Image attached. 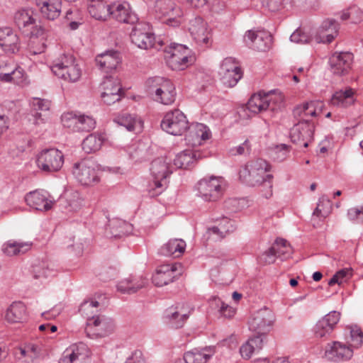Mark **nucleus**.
I'll return each instance as SVG.
<instances>
[{
	"instance_id": "obj_14",
	"label": "nucleus",
	"mask_w": 363,
	"mask_h": 363,
	"mask_svg": "<svg viewBox=\"0 0 363 363\" xmlns=\"http://www.w3.org/2000/svg\"><path fill=\"white\" fill-rule=\"evenodd\" d=\"M218 74L222 83L228 87L235 86L242 76L240 67L233 57L222 61Z\"/></svg>"
},
{
	"instance_id": "obj_26",
	"label": "nucleus",
	"mask_w": 363,
	"mask_h": 363,
	"mask_svg": "<svg viewBox=\"0 0 363 363\" xmlns=\"http://www.w3.org/2000/svg\"><path fill=\"white\" fill-rule=\"evenodd\" d=\"M0 46L9 54L20 50L21 43L18 35L9 27L0 28Z\"/></svg>"
},
{
	"instance_id": "obj_28",
	"label": "nucleus",
	"mask_w": 363,
	"mask_h": 363,
	"mask_svg": "<svg viewBox=\"0 0 363 363\" xmlns=\"http://www.w3.org/2000/svg\"><path fill=\"white\" fill-rule=\"evenodd\" d=\"M339 24L334 19H326L323 21L315 35L317 43H330L337 37Z\"/></svg>"
},
{
	"instance_id": "obj_25",
	"label": "nucleus",
	"mask_w": 363,
	"mask_h": 363,
	"mask_svg": "<svg viewBox=\"0 0 363 363\" xmlns=\"http://www.w3.org/2000/svg\"><path fill=\"white\" fill-rule=\"evenodd\" d=\"M189 316V311L183 306H171L164 312V319L172 328L178 329L184 326Z\"/></svg>"
},
{
	"instance_id": "obj_63",
	"label": "nucleus",
	"mask_w": 363,
	"mask_h": 363,
	"mask_svg": "<svg viewBox=\"0 0 363 363\" xmlns=\"http://www.w3.org/2000/svg\"><path fill=\"white\" fill-rule=\"evenodd\" d=\"M218 302L221 304L219 312L223 316L230 318L235 315V311L233 307L223 303L220 299H218Z\"/></svg>"
},
{
	"instance_id": "obj_9",
	"label": "nucleus",
	"mask_w": 363,
	"mask_h": 363,
	"mask_svg": "<svg viewBox=\"0 0 363 363\" xmlns=\"http://www.w3.org/2000/svg\"><path fill=\"white\" fill-rule=\"evenodd\" d=\"M223 179L211 176L201 179L196 185L198 195L205 201H216L223 194Z\"/></svg>"
},
{
	"instance_id": "obj_30",
	"label": "nucleus",
	"mask_w": 363,
	"mask_h": 363,
	"mask_svg": "<svg viewBox=\"0 0 363 363\" xmlns=\"http://www.w3.org/2000/svg\"><path fill=\"white\" fill-rule=\"evenodd\" d=\"M26 203L37 211H48L52 205L53 201L48 199L45 192L33 191L27 194L25 196Z\"/></svg>"
},
{
	"instance_id": "obj_15",
	"label": "nucleus",
	"mask_w": 363,
	"mask_h": 363,
	"mask_svg": "<svg viewBox=\"0 0 363 363\" xmlns=\"http://www.w3.org/2000/svg\"><path fill=\"white\" fill-rule=\"evenodd\" d=\"M314 125L309 119L298 121L290 131V138L293 143L300 147H307L313 140Z\"/></svg>"
},
{
	"instance_id": "obj_58",
	"label": "nucleus",
	"mask_w": 363,
	"mask_h": 363,
	"mask_svg": "<svg viewBox=\"0 0 363 363\" xmlns=\"http://www.w3.org/2000/svg\"><path fill=\"white\" fill-rule=\"evenodd\" d=\"M12 79L14 84L23 85L26 84V75L24 70L18 67L11 71Z\"/></svg>"
},
{
	"instance_id": "obj_42",
	"label": "nucleus",
	"mask_w": 363,
	"mask_h": 363,
	"mask_svg": "<svg viewBox=\"0 0 363 363\" xmlns=\"http://www.w3.org/2000/svg\"><path fill=\"white\" fill-rule=\"evenodd\" d=\"M113 121L121 126H124L128 131H134L136 127H141L140 119L130 113H125L118 115L113 118Z\"/></svg>"
},
{
	"instance_id": "obj_11",
	"label": "nucleus",
	"mask_w": 363,
	"mask_h": 363,
	"mask_svg": "<svg viewBox=\"0 0 363 363\" xmlns=\"http://www.w3.org/2000/svg\"><path fill=\"white\" fill-rule=\"evenodd\" d=\"M274 320L273 313L268 308L255 312L249 320V329L255 333V337H259L265 342L267 334L272 328Z\"/></svg>"
},
{
	"instance_id": "obj_40",
	"label": "nucleus",
	"mask_w": 363,
	"mask_h": 363,
	"mask_svg": "<svg viewBox=\"0 0 363 363\" xmlns=\"http://www.w3.org/2000/svg\"><path fill=\"white\" fill-rule=\"evenodd\" d=\"M108 227L112 237L120 238L132 231V225L121 219H113L109 222Z\"/></svg>"
},
{
	"instance_id": "obj_7",
	"label": "nucleus",
	"mask_w": 363,
	"mask_h": 363,
	"mask_svg": "<svg viewBox=\"0 0 363 363\" xmlns=\"http://www.w3.org/2000/svg\"><path fill=\"white\" fill-rule=\"evenodd\" d=\"M164 52L167 64L172 70H183L192 63L191 50L184 45L171 43Z\"/></svg>"
},
{
	"instance_id": "obj_52",
	"label": "nucleus",
	"mask_w": 363,
	"mask_h": 363,
	"mask_svg": "<svg viewBox=\"0 0 363 363\" xmlns=\"http://www.w3.org/2000/svg\"><path fill=\"white\" fill-rule=\"evenodd\" d=\"M352 276V271L350 269L345 268L337 272L328 281L329 286H333L335 284L340 285L343 281H345Z\"/></svg>"
},
{
	"instance_id": "obj_38",
	"label": "nucleus",
	"mask_w": 363,
	"mask_h": 363,
	"mask_svg": "<svg viewBox=\"0 0 363 363\" xmlns=\"http://www.w3.org/2000/svg\"><path fill=\"white\" fill-rule=\"evenodd\" d=\"M32 242H18L9 240L3 246L4 252L9 256L23 254L30 250Z\"/></svg>"
},
{
	"instance_id": "obj_61",
	"label": "nucleus",
	"mask_w": 363,
	"mask_h": 363,
	"mask_svg": "<svg viewBox=\"0 0 363 363\" xmlns=\"http://www.w3.org/2000/svg\"><path fill=\"white\" fill-rule=\"evenodd\" d=\"M123 93H110L101 92V97L103 101L107 105H111L116 101H118L122 96Z\"/></svg>"
},
{
	"instance_id": "obj_22",
	"label": "nucleus",
	"mask_w": 363,
	"mask_h": 363,
	"mask_svg": "<svg viewBox=\"0 0 363 363\" xmlns=\"http://www.w3.org/2000/svg\"><path fill=\"white\" fill-rule=\"evenodd\" d=\"M353 356V349L339 341L328 343L325 351V357L330 361L337 362L351 359Z\"/></svg>"
},
{
	"instance_id": "obj_50",
	"label": "nucleus",
	"mask_w": 363,
	"mask_h": 363,
	"mask_svg": "<svg viewBox=\"0 0 363 363\" xmlns=\"http://www.w3.org/2000/svg\"><path fill=\"white\" fill-rule=\"evenodd\" d=\"M330 201L325 196H322L317 204V207L314 210L313 214L319 218H325L330 213Z\"/></svg>"
},
{
	"instance_id": "obj_1",
	"label": "nucleus",
	"mask_w": 363,
	"mask_h": 363,
	"mask_svg": "<svg viewBox=\"0 0 363 363\" xmlns=\"http://www.w3.org/2000/svg\"><path fill=\"white\" fill-rule=\"evenodd\" d=\"M268 171H269V164L267 161L262 159H257L247 162L243 169L240 171V179L248 186H254L263 184L268 188L264 196L269 198L272 195L271 181L272 176L271 174L266 175V172Z\"/></svg>"
},
{
	"instance_id": "obj_49",
	"label": "nucleus",
	"mask_w": 363,
	"mask_h": 363,
	"mask_svg": "<svg viewBox=\"0 0 363 363\" xmlns=\"http://www.w3.org/2000/svg\"><path fill=\"white\" fill-rule=\"evenodd\" d=\"M63 126L72 132H78L79 115L72 112L64 113L61 117Z\"/></svg>"
},
{
	"instance_id": "obj_23",
	"label": "nucleus",
	"mask_w": 363,
	"mask_h": 363,
	"mask_svg": "<svg viewBox=\"0 0 363 363\" xmlns=\"http://www.w3.org/2000/svg\"><path fill=\"white\" fill-rule=\"evenodd\" d=\"M340 319V313L335 311H331L319 320L314 327L316 337H328L330 335Z\"/></svg>"
},
{
	"instance_id": "obj_44",
	"label": "nucleus",
	"mask_w": 363,
	"mask_h": 363,
	"mask_svg": "<svg viewBox=\"0 0 363 363\" xmlns=\"http://www.w3.org/2000/svg\"><path fill=\"white\" fill-rule=\"evenodd\" d=\"M207 348L202 350L194 349L184 354V360L186 363H206L211 358V354L206 353Z\"/></svg>"
},
{
	"instance_id": "obj_4",
	"label": "nucleus",
	"mask_w": 363,
	"mask_h": 363,
	"mask_svg": "<svg viewBox=\"0 0 363 363\" xmlns=\"http://www.w3.org/2000/svg\"><path fill=\"white\" fill-rule=\"evenodd\" d=\"M52 73L68 82H76L82 76V69L71 54H63L55 60L50 67Z\"/></svg>"
},
{
	"instance_id": "obj_17",
	"label": "nucleus",
	"mask_w": 363,
	"mask_h": 363,
	"mask_svg": "<svg viewBox=\"0 0 363 363\" xmlns=\"http://www.w3.org/2000/svg\"><path fill=\"white\" fill-rule=\"evenodd\" d=\"M90 355L88 346L79 342L70 345L63 352L59 363H88Z\"/></svg>"
},
{
	"instance_id": "obj_45",
	"label": "nucleus",
	"mask_w": 363,
	"mask_h": 363,
	"mask_svg": "<svg viewBox=\"0 0 363 363\" xmlns=\"http://www.w3.org/2000/svg\"><path fill=\"white\" fill-rule=\"evenodd\" d=\"M272 250H274L277 258L281 260L288 259L292 254V248L287 241L283 238H277L272 245Z\"/></svg>"
},
{
	"instance_id": "obj_64",
	"label": "nucleus",
	"mask_w": 363,
	"mask_h": 363,
	"mask_svg": "<svg viewBox=\"0 0 363 363\" xmlns=\"http://www.w3.org/2000/svg\"><path fill=\"white\" fill-rule=\"evenodd\" d=\"M128 359H131L133 363H145L143 353L140 350L135 351Z\"/></svg>"
},
{
	"instance_id": "obj_13",
	"label": "nucleus",
	"mask_w": 363,
	"mask_h": 363,
	"mask_svg": "<svg viewBox=\"0 0 363 363\" xmlns=\"http://www.w3.org/2000/svg\"><path fill=\"white\" fill-rule=\"evenodd\" d=\"M38 167L45 172H57L64 163V155L57 149L50 148L43 150L38 156Z\"/></svg>"
},
{
	"instance_id": "obj_6",
	"label": "nucleus",
	"mask_w": 363,
	"mask_h": 363,
	"mask_svg": "<svg viewBox=\"0 0 363 363\" xmlns=\"http://www.w3.org/2000/svg\"><path fill=\"white\" fill-rule=\"evenodd\" d=\"M14 23L26 36L38 38L44 35V28L36 22L35 14L31 9H21L14 15Z\"/></svg>"
},
{
	"instance_id": "obj_24",
	"label": "nucleus",
	"mask_w": 363,
	"mask_h": 363,
	"mask_svg": "<svg viewBox=\"0 0 363 363\" xmlns=\"http://www.w3.org/2000/svg\"><path fill=\"white\" fill-rule=\"evenodd\" d=\"M352 61L353 55L351 52H335L329 58L330 70L334 74H345L351 68Z\"/></svg>"
},
{
	"instance_id": "obj_3",
	"label": "nucleus",
	"mask_w": 363,
	"mask_h": 363,
	"mask_svg": "<svg viewBox=\"0 0 363 363\" xmlns=\"http://www.w3.org/2000/svg\"><path fill=\"white\" fill-rule=\"evenodd\" d=\"M147 91L154 101L164 105L173 104L176 99L174 84L168 79L155 77L147 81Z\"/></svg>"
},
{
	"instance_id": "obj_56",
	"label": "nucleus",
	"mask_w": 363,
	"mask_h": 363,
	"mask_svg": "<svg viewBox=\"0 0 363 363\" xmlns=\"http://www.w3.org/2000/svg\"><path fill=\"white\" fill-rule=\"evenodd\" d=\"M276 255L274 250H272V246L258 257V262L263 265L273 264L277 258Z\"/></svg>"
},
{
	"instance_id": "obj_19",
	"label": "nucleus",
	"mask_w": 363,
	"mask_h": 363,
	"mask_svg": "<svg viewBox=\"0 0 363 363\" xmlns=\"http://www.w3.org/2000/svg\"><path fill=\"white\" fill-rule=\"evenodd\" d=\"M182 272V266L180 263L172 264H162L160 266L152 277V282L157 286H163L172 282L174 279L180 276Z\"/></svg>"
},
{
	"instance_id": "obj_31",
	"label": "nucleus",
	"mask_w": 363,
	"mask_h": 363,
	"mask_svg": "<svg viewBox=\"0 0 363 363\" xmlns=\"http://www.w3.org/2000/svg\"><path fill=\"white\" fill-rule=\"evenodd\" d=\"M189 132L186 135V140L192 145H201L202 141L210 138L208 128L203 123H195L189 126Z\"/></svg>"
},
{
	"instance_id": "obj_62",
	"label": "nucleus",
	"mask_w": 363,
	"mask_h": 363,
	"mask_svg": "<svg viewBox=\"0 0 363 363\" xmlns=\"http://www.w3.org/2000/svg\"><path fill=\"white\" fill-rule=\"evenodd\" d=\"M26 346L28 351V359L30 361H33L40 356L41 352L40 346L35 344H27Z\"/></svg>"
},
{
	"instance_id": "obj_54",
	"label": "nucleus",
	"mask_w": 363,
	"mask_h": 363,
	"mask_svg": "<svg viewBox=\"0 0 363 363\" xmlns=\"http://www.w3.org/2000/svg\"><path fill=\"white\" fill-rule=\"evenodd\" d=\"M65 18L69 21V28L73 30H77L79 26L82 23V18L77 10L74 11L68 10L66 13Z\"/></svg>"
},
{
	"instance_id": "obj_12",
	"label": "nucleus",
	"mask_w": 363,
	"mask_h": 363,
	"mask_svg": "<svg viewBox=\"0 0 363 363\" xmlns=\"http://www.w3.org/2000/svg\"><path fill=\"white\" fill-rule=\"evenodd\" d=\"M160 125L169 134L181 135L188 129L189 122L180 110L174 109L164 115Z\"/></svg>"
},
{
	"instance_id": "obj_41",
	"label": "nucleus",
	"mask_w": 363,
	"mask_h": 363,
	"mask_svg": "<svg viewBox=\"0 0 363 363\" xmlns=\"http://www.w3.org/2000/svg\"><path fill=\"white\" fill-rule=\"evenodd\" d=\"M104 143V138L99 134H89L82 142V149L87 153L91 154L99 150Z\"/></svg>"
},
{
	"instance_id": "obj_48",
	"label": "nucleus",
	"mask_w": 363,
	"mask_h": 363,
	"mask_svg": "<svg viewBox=\"0 0 363 363\" xmlns=\"http://www.w3.org/2000/svg\"><path fill=\"white\" fill-rule=\"evenodd\" d=\"M340 18L342 21L350 20L352 23H359L363 21V11L357 6H352L342 12Z\"/></svg>"
},
{
	"instance_id": "obj_57",
	"label": "nucleus",
	"mask_w": 363,
	"mask_h": 363,
	"mask_svg": "<svg viewBox=\"0 0 363 363\" xmlns=\"http://www.w3.org/2000/svg\"><path fill=\"white\" fill-rule=\"evenodd\" d=\"M30 105L33 107V108L36 111H48L50 107V101L40 98H33L30 101Z\"/></svg>"
},
{
	"instance_id": "obj_21",
	"label": "nucleus",
	"mask_w": 363,
	"mask_h": 363,
	"mask_svg": "<svg viewBox=\"0 0 363 363\" xmlns=\"http://www.w3.org/2000/svg\"><path fill=\"white\" fill-rule=\"evenodd\" d=\"M110 16L118 22L129 24H135L139 20L138 15L132 11L130 4L125 1L112 3Z\"/></svg>"
},
{
	"instance_id": "obj_46",
	"label": "nucleus",
	"mask_w": 363,
	"mask_h": 363,
	"mask_svg": "<svg viewBox=\"0 0 363 363\" xmlns=\"http://www.w3.org/2000/svg\"><path fill=\"white\" fill-rule=\"evenodd\" d=\"M101 92L110 93H123L120 80L117 77L112 76L104 77V81L100 85Z\"/></svg>"
},
{
	"instance_id": "obj_5",
	"label": "nucleus",
	"mask_w": 363,
	"mask_h": 363,
	"mask_svg": "<svg viewBox=\"0 0 363 363\" xmlns=\"http://www.w3.org/2000/svg\"><path fill=\"white\" fill-rule=\"evenodd\" d=\"M99 303L96 301H84L79 306V312L87 319L86 328L87 333L94 331V335L99 336L106 335L107 322L105 318L99 315H95L97 312V308Z\"/></svg>"
},
{
	"instance_id": "obj_47",
	"label": "nucleus",
	"mask_w": 363,
	"mask_h": 363,
	"mask_svg": "<svg viewBox=\"0 0 363 363\" xmlns=\"http://www.w3.org/2000/svg\"><path fill=\"white\" fill-rule=\"evenodd\" d=\"M293 113L294 117L298 121H302L303 118L308 119L309 116H314L316 114L315 103L311 101L298 106L294 109Z\"/></svg>"
},
{
	"instance_id": "obj_18",
	"label": "nucleus",
	"mask_w": 363,
	"mask_h": 363,
	"mask_svg": "<svg viewBox=\"0 0 363 363\" xmlns=\"http://www.w3.org/2000/svg\"><path fill=\"white\" fill-rule=\"evenodd\" d=\"M189 31L195 42L203 47H208L211 44V33L208 30L207 23L200 16L190 20Z\"/></svg>"
},
{
	"instance_id": "obj_39",
	"label": "nucleus",
	"mask_w": 363,
	"mask_h": 363,
	"mask_svg": "<svg viewBox=\"0 0 363 363\" xmlns=\"http://www.w3.org/2000/svg\"><path fill=\"white\" fill-rule=\"evenodd\" d=\"M264 342L262 337L252 336L240 348L241 356L245 359H250L255 352L262 348Z\"/></svg>"
},
{
	"instance_id": "obj_35",
	"label": "nucleus",
	"mask_w": 363,
	"mask_h": 363,
	"mask_svg": "<svg viewBox=\"0 0 363 363\" xmlns=\"http://www.w3.org/2000/svg\"><path fill=\"white\" fill-rule=\"evenodd\" d=\"M354 91L350 87L346 88L345 90H338L335 91L330 99L333 106L339 107H347L354 104Z\"/></svg>"
},
{
	"instance_id": "obj_2",
	"label": "nucleus",
	"mask_w": 363,
	"mask_h": 363,
	"mask_svg": "<svg viewBox=\"0 0 363 363\" xmlns=\"http://www.w3.org/2000/svg\"><path fill=\"white\" fill-rule=\"evenodd\" d=\"M284 102V97L279 91L272 90L267 93L259 91L250 97L247 106L254 113L267 111L276 112L283 107Z\"/></svg>"
},
{
	"instance_id": "obj_10",
	"label": "nucleus",
	"mask_w": 363,
	"mask_h": 363,
	"mask_svg": "<svg viewBox=\"0 0 363 363\" xmlns=\"http://www.w3.org/2000/svg\"><path fill=\"white\" fill-rule=\"evenodd\" d=\"M72 174L77 182L83 186H93L100 181L99 169L91 160H84L75 163Z\"/></svg>"
},
{
	"instance_id": "obj_37",
	"label": "nucleus",
	"mask_w": 363,
	"mask_h": 363,
	"mask_svg": "<svg viewBox=\"0 0 363 363\" xmlns=\"http://www.w3.org/2000/svg\"><path fill=\"white\" fill-rule=\"evenodd\" d=\"M167 8H164L163 14L169 16L167 23L172 26H177L182 23L181 17L183 15L182 9L174 2L167 0L164 1Z\"/></svg>"
},
{
	"instance_id": "obj_43",
	"label": "nucleus",
	"mask_w": 363,
	"mask_h": 363,
	"mask_svg": "<svg viewBox=\"0 0 363 363\" xmlns=\"http://www.w3.org/2000/svg\"><path fill=\"white\" fill-rule=\"evenodd\" d=\"M236 229L235 222L228 218H223L218 226L208 228V232L223 238L226 234L233 232Z\"/></svg>"
},
{
	"instance_id": "obj_59",
	"label": "nucleus",
	"mask_w": 363,
	"mask_h": 363,
	"mask_svg": "<svg viewBox=\"0 0 363 363\" xmlns=\"http://www.w3.org/2000/svg\"><path fill=\"white\" fill-rule=\"evenodd\" d=\"M290 40L296 43L305 44L309 43L311 38L301 30L297 29L291 35Z\"/></svg>"
},
{
	"instance_id": "obj_20",
	"label": "nucleus",
	"mask_w": 363,
	"mask_h": 363,
	"mask_svg": "<svg viewBox=\"0 0 363 363\" xmlns=\"http://www.w3.org/2000/svg\"><path fill=\"white\" fill-rule=\"evenodd\" d=\"M245 43L252 49L260 52L267 51L271 46L272 37L265 30H247L244 36Z\"/></svg>"
},
{
	"instance_id": "obj_34",
	"label": "nucleus",
	"mask_w": 363,
	"mask_h": 363,
	"mask_svg": "<svg viewBox=\"0 0 363 363\" xmlns=\"http://www.w3.org/2000/svg\"><path fill=\"white\" fill-rule=\"evenodd\" d=\"M27 318L26 307L21 301L13 302L6 311L5 318L11 323H23Z\"/></svg>"
},
{
	"instance_id": "obj_60",
	"label": "nucleus",
	"mask_w": 363,
	"mask_h": 363,
	"mask_svg": "<svg viewBox=\"0 0 363 363\" xmlns=\"http://www.w3.org/2000/svg\"><path fill=\"white\" fill-rule=\"evenodd\" d=\"M262 6L271 12H276L281 9L282 0H262Z\"/></svg>"
},
{
	"instance_id": "obj_8",
	"label": "nucleus",
	"mask_w": 363,
	"mask_h": 363,
	"mask_svg": "<svg viewBox=\"0 0 363 363\" xmlns=\"http://www.w3.org/2000/svg\"><path fill=\"white\" fill-rule=\"evenodd\" d=\"M151 176L153 179L156 194H160L166 188L168 184V178L172 174V167L170 160L167 157H158L152 162L150 168Z\"/></svg>"
},
{
	"instance_id": "obj_27",
	"label": "nucleus",
	"mask_w": 363,
	"mask_h": 363,
	"mask_svg": "<svg viewBox=\"0 0 363 363\" xmlns=\"http://www.w3.org/2000/svg\"><path fill=\"white\" fill-rule=\"evenodd\" d=\"M95 61L99 69L108 74L116 69L121 62V57L118 52L108 50L98 55L96 57Z\"/></svg>"
},
{
	"instance_id": "obj_36",
	"label": "nucleus",
	"mask_w": 363,
	"mask_h": 363,
	"mask_svg": "<svg viewBox=\"0 0 363 363\" xmlns=\"http://www.w3.org/2000/svg\"><path fill=\"white\" fill-rule=\"evenodd\" d=\"M146 283V279L143 277H129L121 281L117 285V289L123 294H133L144 287Z\"/></svg>"
},
{
	"instance_id": "obj_33",
	"label": "nucleus",
	"mask_w": 363,
	"mask_h": 363,
	"mask_svg": "<svg viewBox=\"0 0 363 363\" xmlns=\"http://www.w3.org/2000/svg\"><path fill=\"white\" fill-rule=\"evenodd\" d=\"M186 242L182 239H171L160 249V254L174 258L180 257L185 251Z\"/></svg>"
},
{
	"instance_id": "obj_16",
	"label": "nucleus",
	"mask_w": 363,
	"mask_h": 363,
	"mask_svg": "<svg viewBox=\"0 0 363 363\" xmlns=\"http://www.w3.org/2000/svg\"><path fill=\"white\" fill-rule=\"evenodd\" d=\"M130 39L131 42L140 49L158 48L155 43V35L150 31L147 24L143 23L136 24L131 31Z\"/></svg>"
},
{
	"instance_id": "obj_29",
	"label": "nucleus",
	"mask_w": 363,
	"mask_h": 363,
	"mask_svg": "<svg viewBox=\"0 0 363 363\" xmlns=\"http://www.w3.org/2000/svg\"><path fill=\"white\" fill-rule=\"evenodd\" d=\"M35 1L43 18L54 21L60 16L62 11L60 0H35Z\"/></svg>"
},
{
	"instance_id": "obj_51",
	"label": "nucleus",
	"mask_w": 363,
	"mask_h": 363,
	"mask_svg": "<svg viewBox=\"0 0 363 363\" xmlns=\"http://www.w3.org/2000/svg\"><path fill=\"white\" fill-rule=\"evenodd\" d=\"M96 126L95 120L89 116L79 115L78 132H89Z\"/></svg>"
},
{
	"instance_id": "obj_55",
	"label": "nucleus",
	"mask_w": 363,
	"mask_h": 363,
	"mask_svg": "<svg viewBox=\"0 0 363 363\" xmlns=\"http://www.w3.org/2000/svg\"><path fill=\"white\" fill-rule=\"evenodd\" d=\"M350 338L352 344L350 345L352 348H358L363 343V333L357 326L350 328Z\"/></svg>"
},
{
	"instance_id": "obj_53",
	"label": "nucleus",
	"mask_w": 363,
	"mask_h": 363,
	"mask_svg": "<svg viewBox=\"0 0 363 363\" xmlns=\"http://www.w3.org/2000/svg\"><path fill=\"white\" fill-rule=\"evenodd\" d=\"M33 274L35 279H42L48 277L52 270L49 269L47 263L43 262L39 264H35L33 266Z\"/></svg>"
},
{
	"instance_id": "obj_32",
	"label": "nucleus",
	"mask_w": 363,
	"mask_h": 363,
	"mask_svg": "<svg viewBox=\"0 0 363 363\" xmlns=\"http://www.w3.org/2000/svg\"><path fill=\"white\" fill-rule=\"evenodd\" d=\"M201 157V154L193 150H185L178 153L174 160V165L179 169L192 167Z\"/></svg>"
}]
</instances>
